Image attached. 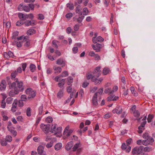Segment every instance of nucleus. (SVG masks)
<instances>
[{
  "label": "nucleus",
  "instance_id": "nucleus-1",
  "mask_svg": "<svg viewBox=\"0 0 155 155\" xmlns=\"http://www.w3.org/2000/svg\"><path fill=\"white\" fill-rule=\"evenodd\" d=\"M15 82H12L10 86L11 88L14 89V90H11L9 93V95L10 96L14 97L15 95L18 94L19 90L17 88Z\"/></svg>",
  "mask_w": 155,
  "mask_h": 155
},
{
  "label": "nucleus",
  "instance_id": "nucleus-2",
  "mask_svg": "<svg viewBox=\"0 0 155 155\" xmlns=\"http://www.w3.org/2000/svg\"><path fill=\"white\" fill-rule=\"evenodd\" d=\"M62 130V127H58L57 124H53L51 128V132L55 134L61 133Z\"/></svg>",
  "mask_w": 155,
  "mask_h": 155
},
{
  "label": "nucleus",
  "instance_id": "nucleus-3",
  "mask_svg": "<svg viewBox=\"0 0 155 155\" xmlns=\"http://www.w3.org/2000/svg\"><path fill=\"white\" fill-rule=\"evenodd\" d=\"M25 93L28 96V98L34 97L36 96V93L35 91L30 88H28L26 90Z\"/></svg>",
  "mask_w": 155,
  "mask_h": 155
},
{
  "label": "nucleus",
  "instance_id": "nucleus-4",
  "mask_svg": "<svg viewBox=\"0 0 155 155\" xmlns=\"http://www.w3.org/2000/svg\"><path fill=\"white\" fill-rule=\"evenodd\" d=\"M14 81L15 82H15L16 86L17 84V87L19 90V92L23 91L24 90L23 82L21 81H19L17 78H15Z\"/></svg>",
  "mask_w": 155,
  "mask_h": 155
},
{
  "label": "nucleus",
  "instance_id": "nucleus-5",
  "mask_svg": "<svg viewBox=\"0 0 155 155\" xmlns=\"http://www.w3.org/2000/svg\"><path fill=\"white\" fill-rule=\"evenodd\" d=\"M40 127L43 131L45 134H47L50 131V125L49 124H42L41 125Z\"/></svg>",
  "mask_w": 155,
  "mask_h": 155
},
{
  "label": "nucleus",
  "instance_id": "nucleus-6",
  "mask_svg": "<svg viewBox=\"0 0 155 155\" xmlns=\"http://www.w3.org/2000/svg\"><path fill=\"white\" fill-rule=\"evenodd\" d=\"M147 119V116H145L142 119L143 121V122L141 123V125L138 127V132L140 134L142 133L143 130L144 129V127L145 125L147 123L146 120Z\"/></svg>",
  "mask_w": 155,
  "mask_h": 155
},
{
  "label": "nucleus",
  "instance_id": "nucleus-7",
  "mask_svg": "<svg viewBox=\"0 0 155 155\" xmlns=\"http://www.w3.org/2000/svg\"><path fill=\"white\" fill-rule=\"evenodd\" d=\"M147 139L143 140V145L147 146L148 145H151L152 143L154 142L153 139L151 137H148Z\"/></svg>",
  "mask_w": 155,
  "mask_h": 155
},
{
  "label": "nucleus",
  "instance_id": "nucleus-8",
  "mask_svg": "<svg viewBox=\"0 0 155 155\" xmlns=\"http://www.w3.org/2000/svg\"><path fill=\"white\" fill-rule=\"evenodd\" d=\"M121 147L122 150H125L127 153H129L131 150V147L130 146H127V145H126L125 143H122Z\"/></svg>",
  "mask_w": 155,
  "mask_h": 155
},
{
  "label": "nucleus",
  "instance_id": "nucleus-9",
  "mask_svg": "<svg viewBox=\"0 0 155 155\" xmlns=\"http://www.w3.org/2000/svg\"><path fill=\"white\" fill-rule=\"evenodd\" d=\"M6 86L7 84L5 81L2 80L0 84V91H5L6 88Z\"/></svg>",
  "mask_w": 155,
  "mask_h": 155
},
{
  "label": "nucleus",
  "instance_id": "nucleus-10",
  "mask_svg": "<svg viewBox=\"0 0 155 155\" xmlns=\"http://www.w3.org/2000/svg\"><path fill=\"white\" fill-rule=\"evenodd\" d=\"M3 55L5 58L8 59L10 58H12L13 56V53L10 51L8 52H5L3 53Z\"/></svg>",
  "mask_w": 155,
  "mask_h": 155
},
{
  "label": "nucleus",
  "instance_id": "nucleus-11",
  "mask_svg": "<svg viewBox=\"0 0 155 155\" xmlns=\"http://www.w3.org/2000/svg\"><path fill=\"white\" fill-rule=\"evenodd\" d=\"M122 111V107L120 106H117L115 108L112 110V112L113 113H116L118 114H120Z\"/></svg>",
  "mask_w": 155,
  "mask_h": 155
},
{
  "label": "nucleus",
  "instance_id": "nucleus-12",
  "mask_svg": "<svg viewBox=\"0 0 155 155\" xmlns=\"http://www.w3.org/2000/svg\"><path fill=\"white\" fill-rule=\"evenodd\" d=\"M92 47L93 49L95 50L96 52H98L100 51L101 45L99 44H97L96 45H92Z\"/></svg>",
  "mask_w": 155,
  "mask_h": 155
},
{
  "label": "nucleus",
  "instance_id": "nucleus-13",
  "mask_svg": "<svg viewBox=\"0 0 155 155\" xmlns=\"http://www.w3.org/2000/svg\"><path fill=\"white\" fill-rule=\"evenodd\" d=\"M18 104V100L15 99L14 100V102L12 104L11 110L13 112H15L17 109V104Z\"/></svg>",
  "mask_w": 155,
  "mask_h": 155
},
{
  "label": "nucleus",
  "instance_id": "nucleus-14",
  "mask_svg": "<svg viewBox=\"0 0 155 155\" xmlns=\"http://www.w3.org/2000/svg\"><path fill=\"white\" fill-rule=\"evenodd\" d=\"M56 63L58 65H61L62 67L64 66L65 64V61L62 58H60L58 59Z\"/></svg>",
  "mask_w": 155,
  "mask_h": 155
},
{
  "label": "nucleus",
  "instance_id": "nucleus-15",
  "mask_svg": "<svg viewBox=\"0 0 155 155\" xmlns=\"http://www.w3.org/2000/svg\"><path fill=\"white\" fill-rule=\"evenodd\" d=\"M97 96V93H95L92 99L93 104L95 106L97 105L98 104Z\"/></svg>",
  "mask_w": 155,
  "mask_h": 155
},
{
  "label": "nucleus",
  "instance_id": "nucleus-16",
  "mask_svg": "<svg viewBox=\"0 0 155 155\" xmlns=\"http://www.w3.org/2000/svg\"><path fill=\"white\" fill-rule=\"evenodd\" d=\"M100 69V67H97L94 70L93 74H96L95 75L96 76L98 77L101 74Z\"/></svg>",
  "mask_w": 155,
  "mask_h": 155
},
{
  "label": "nucleus",
  "instance_id": "nucleus-17",
  "mask_svg": "<svg viewBox=\"0 0 155 155\" xmlns=\"http://www.w3.org/2000/svg\"><path fill=\"white\" fill-rule=\"evenodd\" d=\"M53 69L54 71V73L55 74L59 73L62 71V68L61 67L56 65L54 66L53 67Z\"/></svg>",
  "mask_w": 155,
  "mask_h": 155
},
{
  "label": "nucleus",
  "instance_id": "nucleus-18",
  "mask_svg": "<svg viewBox=\"0 0 155 155\" xmlns=\"http://www.w3.org/2000/svg\"><path fill=\"white\" fill-rule=\"evenodd\" d=\"M103 80L102 78H94L92 79V81L94 82L95 84H100Z\"/></svg>",
  "mask_w": 155,
  "mask_h": 155
},
{
  "label": "nucleus",
  "instance_id": "nucleus-19",
  "mask_svg": "<svg viewBox=\"0 0 155 155\" xmlns=\"http://www.w3.org/2000/svg\"><path fill=\"white\" fill-rule=\"evenodd\" d=\"M24 41L25 42L24 45L25 47H29L30 45V42L28 39V37L26 36L24 38Z\"/></svg>",
  "mask_w": 155,
  "mask_h": 155
},
{
  "label": "nucleus",
  "instance_id": "nucleus-20",
  "mask_svg": "<svg viewBox=\"0 0 155 155\" xmlns=\"http://www.w3.org/2000/svg\"><path fill=\"white\" fill-rule=\"evenodd\" d=\"M8 130L13 135L14 137L16 136L17 135V132L16 130H15L13 128L8 127Z\"/></svg>",
  "mask_w": 155,
  "mask_h": 155
},
{
  "label": "nucleus",
  "instance_id": "nucleus-21",
  "mask_svg": "<svg viewBox=\"0 0 155 155\" xmlns=\"http://www.w3.org/2000/svg\"><path fill=\"white\" fill-rule=\"evenodd\" d=\"M73 143L72 142L70 141L68 143L65 147V149L67 150H70L73 145Z\"/></svg>",
  "mask_w": 155,
  "mask_h": 155
},
{
  "label": "nucleus",
  "instance_id": "nucleus-22",
  "mask_svg": "<svg viewBox=\"0 0 155 155\" xmlns=\"http://www.w3.org/2000/svg\"><path fill=\"white\" fill-rule=\"evenodd\" d=\"M82 8L80 5H78L76 8V12L77 13L81 15H82V12L81 11Z\"/></svg>",
  "mask_w": 155,
  "mask_h": 155
},
{
  "label": "nucleus",
  "instance_id": "nucleus-23",
  "mask_svg": "<svg viewBox=\"0 0 155 155\" xmlns=\"http://www.w3.org/2000/svg\"><path fill=\"white\" fill-rule=\"evenodd\" d=\"M44 147L41 145L39 146L38 148L37 151L38 154H41L45 152L44 151Z\"/></svg>",
  "mask_w": 155,
  "mask_h": 155
},
{
  "label": "nucleus",
  "instance_id": "nucleus-24",
  "mask_svg": "<svg viewBox=\"0 0 155 155\" xmlns=\"http://www.w3.org/2000/svg\"><path fill=\"white\" fill-rule=\"evenodd\" d=\"M65 80L64 79H63L60 81L58 83V85L60 88H62L64 87V86L65 83Z\"/></svg>",
  "mask_w": 155,
  "mask_h": 155
},
{
  "label": "nucleus",
  "instance_id": "nucleus-25",
  "mask_svg": "<svg viewBox=\"0 0 155 155\" xmlns=\"http://www.w3.org/2000/svg\"><path fill=\"white\" fill-rule=\"evenodd\" d=\"M62 147V143H59L56 144L54 147L55 150H58L61 149Z\"/></svg>",
  "mask_w": 155,
  "mask_h": 155
},
{
  "label": "nucleus",
  "instance_id": "nucleus-26",
  "mask_svg": "<svg viewBox=\"0 0 155 155\" xmlns=\"http://www.w3.org/2000/svg\"><path fill=\"white\" fill-rule=\"evenodd\" d=\"M143 150L145 152H149L153 150L152 147L150 146H147L143 148Z\"/></svg>",
  "mask_w": 155,
  "mask_h": 155
},
{
  "label": "nucleus",
  "instance_id": "nucleus-27",
  "mask_svg": "<svg viewBox=\"0 0 155 155\" xmlns=\"http://www.w3.org/2000/svg\"><path fill=\"white\" fill-rule=\"evenodd\" d=\"M2 116L4 120H6L8 119V117L7 116V112L6 111H2L1 112Z\"/></svg>",
  "mask_w": 155,
  "mask_h": 155
},
{
  "label": "nucleus",
  "instance_id": "nucleus-28",
  "mask_svg": "<svg viewBox=\"0 0 155 155\" xmlns=\"http://www.w3.org/2000/svg\"><path fill=\"white\" fill-rule=\"evenodd\" d=\"M25 14H24L22 13H19L18 14L19 18L21 20H25Z\"/></svg>",
  "mask_w": 155,
  "mask_h": 155
},
{
  "label": "nucleus",
  "instance_id": "nucleus-29",
  "mask_svg": "<svg viewBox=\"0 0 155 155\" xmlns=\"http://www.w3.org/2000/svg\"><path fill=\"white\" fill-rule=\"evenodd\" d=\"M35 33V31L33 29H30L27 31L28 35H31Z\"/></svg>",
  "mask_w": 155,
  "mask_h": 155
},
{
  "label": "nucleus",
  "instance_id": "nucleus-30",
  "mask_svg": "<svg viewBox=\"0 0 155 155\" xmlns=\"http://www.w3.org/2000/svg\"><path fill=\"white\" fill-rule=\"evenodd\" d=\"M64 89H60L58 93V97L59 98L61 97L63 95Z\"/></svg>",
  "mask_w": 155,
  "mask_h": 155
},
{
  "label": "nucleus",
  "instance_id": "nucleus-31",
  "mask_svg": "<svg viewBox=\"0 0 155 155\" xmlns=\"http://www.w3.org/2000/svg\"><path fill=\"white\" fill-rule=\"evenodd\" d=\"M137 148V154H140L142 153V151L143 150V146H140L138 147H136Z\"/></svg>",
  "mask_w": 155,
  "mask_h": 155
},
{
  "label": "nucleus",
  "instance_id": "nucleus-32",
  "mask_svg": "<svg viewBox=\"0 0 155 155\" xmlns=\"http://www.w3.org/2000/svg\"><path fill=\"white\" fill-rule=\"evenodd\" d=\"M110 71V69L109 68H105L103 70V74L104 75H106Z\"/></svg>",
  "mask_w": 155,
  "mask_h": 155
},
{
  "label": "nucleus",
  "instance_id": "nucleus-33",
  "mask_svg": "<svg viewBox=\"0 0 155 155\" xmlns=\"http://www.w3.org/2000/svg\"><path fill=\"white\" fill-rule=\"evenodd\" d=\"M84 18V16L82 14L81 15H80L79 17L77 18V21L78 23H81Z\"/></svg>",
  "mask_w": 155,
  "mask_h": 155
},
{
  "label": "nucleus",
  "instance_id": "nucleus-34",
  "mask_svg": "<svg viewBox=\"0 0 155 155\" xmlns=\"http://www.w3.org/2000/svg\"><path fill=\"white\" fill-rule=\"evenodd\" d=\"M73 78L71 77H69L67 78V83L68 85L71 84L73 81Z\"/></svg>",
  "mask_w": 155,
  "mask_h": 155
},
{
  "label": "nucleus",
  "instance_id": "nucleus-35",
  "mask_svg": "<svg viewBox=\"0 0 155 155\" xmlns=\"http://www.w3.org/2000/svg\"><path fill=\"white\" fill-rule=\"evenodd\" d=\"M104 93L106 94H112L111 89L110 87H108L105 89Z\"/></svg>",
  "mask_w": 155,
  "mask_h": 155
},
{
  "label": "nucleus",
  "instance_id": "nucleus-36",
  "mask_svg": "<svg viewBox=\"0 0 155 155\" xmlns=\"http://www.w3.org/2000/svg\"><path fill=\"white\" fill-rule=\"evenodd\" d=\"M29 68L31 71L32 72H34L35 71L36 68V67L35 65L33 64H30Z\"/></svg>",
  "mask_w": 155,
  "mask_h": 155
},
{
  "label": "nucleus",
  "instance_id": "nucleus-37",
  "mask_svg": "<svg viewBox=\"0 0 155 155\" xmlns=\"http://www.w3.org/2000/svg\"><path fill=\"white\" fill-rule=\"evenodd\" d=\"M34 18V16L32 13H30L29 14L25 15V20L27 18L33 19Z\"/></svg>",
  "mask_w": 155,
  "mask_h": 155
},
{
  "label": "nucleus",
  "instance_id": "nucleus-38",
  "mask_svg": "<svg viewBox=\"0 0 155 155\" xmlns=\"http://www.w3.org/2000/svg\"><path fill=\"white\" fill-rule=\"evenodd\" d=\"M17 74V72H16V71L12 73L11 75L12 79H15Z\"/></svg>",
  "mask_w": 155,
  "mask_h": 155
},
{
  "label": "nucleus",
  "instance_id": "nucleus-39",
  "mask_svg": "<svg viewBox=\"0 0 155 155\" xmlns=\"http://www.w3.org/2000/svg\"><path fill=\"white\" fill-rule=\"evenodd\" d=\"M68 75V72L66 71H64L60 75V76L62 77H66Z\"/></svg>",
  "mask_w": 155,
  "mask_h": 155
},
{
  "label": "nucleus",
  "instance_id": "nucleus-40",
  "mask_svg": "<svg viewBox=\"0 0 155 155\" xmlns=\"http://www.w3.org/2000/svg\"><path fill=\"white\" fill-rule=\"evenodd\" d=\"M5 140L7 142H10L12 140V137L10 135H7L5 137Z\"/></svg>",
  "mask_w": 155,
  "mask_h": 155
},
{
  "label": "nucleus",
  "instance_id": "nucleus-41",
  "mask_svg": "<svg viewBox=\"0 0 155 155\" xmlns=\"http://www.w3.org/2000/svg\"><path fill=\"white\" fill-rule=\"evenodd\" d=\"M18 32L17 31H15L13 32L12 33V38L15 39L16 37L18 36Z\"/></svg>",
  "mask_w": 155,
  "mask_h": 155
},
{
  "label": "nucleus",
  "instance_id": "nucleus-42",
  "mask_svg": "<svg viewBox=\"0 0 155 155\" xmlns=\"http://www.w3.org/2000/svg\"><path fill=\"white\" fill-rule=\"evenodd\" d=\"M153 117V115L149 114L147 118V122L148 123H150L151 122L152 119Z\"/></svg>",
  "mask_w": 155,
  "mask_h": 155
},
{
  "label": "nucleus",
  "instance_id": "nucleus-43",
  "mask_svg": "<svg viewBox=\"0 0 155 155\" xmlns=\"http://www.w3.org/2000/svg\"><path fill=\"white\" fill-rule=\"evenodd\" d=\"M79 145V143H77L75 144L72 148L73 151H74L76 150L78 148Z\"/></svg>",
  "mask_w": 155,
  "mask_h": 155
},
{
  "label": "nucleus",
  "instance_id": "nucleus-44",
  "mask_svg": "<svg viewBox=\"0 0 155 155\" xmlns=\"http://www.w3.org/2000/svg\"><path fill=\"white\" fill-rule=\"evenodd\" d=\"M67 6L70 10H73L74 8V4L72 3H68L67 4Z\"/></svg>",
  "mask_w": 155,
  "mask_h": 155
},
{
  "label": "nucleus",
  "instance_id": "nucleus-45",
  "mask_svg": "<svg viewBox=\"0 0 155 155\" xmlns=\"http://www.w3.org/2000/svg\"><path fill=\"white\" fill-rule=\"evenodd\" d=\"M53 145V141H51L50 142L48 143L46 145V147L47 148H50Z\"/></svg>",
  "mask_w": 155,
  "mask_h": 155
},
{
  "label": "nucleus",
  "instance_id": "nucleus-46",
  "mask_svg": "<svg viewBox=\"0 0 155 155\" xmlns=\"http://www.w3.org/2000/svg\"><path fill=\"white\" fill-rule=\"evenodd\" d=\"M83 15L84 16V15H87L88 14V10L87 8L85 7L83 8Z\"/></svg>",
  "mask_w": 155,
  "mask_h": 155
},
{
  "label": "nucleus",
  "instance_id": "nucleus-47",
  "mask_svg": "<svg viewBox=\"0 0 155 155\" xmlns=\"http://www.w3.org/2000/svg\"><path fill=\"white\" fill-rule=\"evenodd\" d=\"M31 109L30 107H28L26 110V114L28 117H30L31 116Z\"/></svg>",
  "mask_w": 155,
  "mask_h": 155
},
{
  "label": "nucleus",
  "instance_id": "nucleus-48",
  "mask_svg": "<svg viewBox=\"0 0 155 155\" xmlns=\"http://www.w3.org/2000/svg\"><path fill=\"white\" fill-rule=\"evenodd\" d=\"M130 91L133 94H134V96H136L137 95V94L135 93V89L133 87H131L130 88Z\"/></svg>",
  "mask_w": 155,
  "mask_h": 155
},
{
  "label": "nucleus",
  "instance_id": "nucleus-49",
  "mask_svg": "<svg viewBox=\"0 0 155 155\" xmlns=\"http://www.w3.org/2000/svg\"><path fill=\"white\" fill-rule=\"evenodd\" d=\"M23 10L27 12H29L30 10V8L28 6H24L23 7Z\"/></svg>",
  "mask_w": 155,
  "mask_h": 155
},
{
  "label": "nucleus",
  "instance_id": "nucleus-50",
  "mask_svg": "<svg viewBox=\"0 0 155 155\" xmlns=\"http://www.w3.org/2000/svg\"><path fill=\"white\" fill-rule=\"evenodd\" d=\"M13 98L11 97H8L6 99V103L8 104H11L12 103Z\"/></svg>",
  "mask_w": 155,
  "mask_h": 155
},
{
  "label": "nucleus",
  "instance_id": "nucleus-51",
  "mask_svg": "<svg viewBox=\"0 0 155 155\" xmlns=\"http://www.w3.org/2000/svg\"><path fill=\"white\" fill-rule=\"evenodd\" d=\"M72 132V130H69V131H66L65 134H64V132L63 134L65 135L67 137H68L70 135Z\"/></svg>",
  "mask_w": 155,
  "mask_h": 155
},
{
  "label": "nucleus",
  "instance_id": "nucleus-52",
  "mask_svg": "<svg viewBox=\"0 0 155 155\" xmlns=\"http://www.w3.org/2000/svg\"><path fill=\"white\" fill-rule=\"evenodd\" d=\"M1 144L2 146H5L7 145V143L6 140H1Z\"/></svg>",
  "mask_w": 155,
  "mask_h": 155
},
{
  "label": "nucleus",
  "instance_id": "nucleus-53",
  "mask_svg": "<svg viewBox=\"0 0 155 155\" xmlns=\"http://www.w3.org/2000/svg\"><path fill=\"white\" fill-rule=\"evenodd\" d=\"M46 121L48 123H51L53 121V119L51 117H48L46 119Z\"/></svg>",
  "mask_w": 155,
  "mask_h": 155
},
{
  "label": "nucleus",
  "instance_id": "nucleus-54",
  "mask_svg": "<svg viewBox=\"0 0 155 155\" xmlns=\"http://www.w3.org/2000/svg\"><path fill=\"white\" fill-rule=\"evenodd\" d=\"M134 116L135 117H138L140 115V113L139 112L138 110H135L134 112Z\"/></svg>",
  "mask_w": 155,
  "mask_h": 155
},
{
  "label": "nucleus",
  "instance_id": "nucleus-55",
  "mask_svg": "<svg viewBox=\"0 0 155 155\" xmlns=\"http://www.w3.org/2000/svg\"><path fill=\"white\" fill-rule=\"evenodd\" d=\"M21 99L20 100L23 101H26L27 100V97L25 95H22L21 97Z\"/></svg>",
  "mask_w": 155,
  "mask_h": 155
},
{
  "label": "nucleus",
  "instance_id": "nucleus-56",
  "mask_svg": "<svg viewBox=\"0 0 155 155\" xmlns=\"http://www.w3.org/2000/svg\"><path fill=\"white\" fill-rule=\"evenodd\" d=\"M87 79H90L91 78L92 80V78H94L92 74L89 73H88L87 74Z\"/></svg>",
  "mask_w": 155,
  "mask_h": 155
},
{
  "label": "nucleus",
  "instance_id": "nucleus-57",
  "mask_svg": "<svg viewBox=\"0 0 155 155\" xmlns=\"http://www.w3.org/2000/svg\"><path fill=\"white\" fill-rule=\"evenodd\" d=\"M44 15L42 14H39L38 15V19L40 20H42L44 18Z\"/></svg>",
  "mask_w": 155,
  "mask_h": 155
},
{
  "label": "nucleus",
  "instance_id": "nucleus-58",
  "mask_svg": "<svg viewBox=\"0 0 155 155\" xmlns=\"http://www.w3.org/2000/svg\"><path fill=\"white\" fill-rule=\"evenodd\" d=\"M89 83L87 81H84L82 84V86L83 87L85 88L88 86Z\"/></svg>",
  "mask_w": 155,
  "mask_h": 155
},
{
  "label": "nucleus",
  "instance_id": "nucleus-59",
  "mask_svg": "<svg viewBox=\"0 0 155 155\" xmlns=\"http://www.w3.org/2000/svg\"><path fill=\"white\" fill-rule=\"evenodd\" d=\"M43 106L41 105L40 106L39 108H38V112H39V115H41L43 111Z\"/></svg>",
  "mask_w": 155,
  "mask_h": 155
},
{
  "label": "nucleus",
  "instance_id": "nucleus-60",
  "mask_svg": "<svg viewBox=\"0 0 155 155\" xmlns=\"http://www.w3.org/2000/svg\"><path fill=\"white\" fill-rule=\"evenodd\" d=\"M137 147H135L133 149V150H132V154H137Z\"/></svg>",
  "mask_w": 155,
  "mask_h": 155
},
{
  "label": "nucleus",
  "instance_id": "nucleus-61",
  "mask_svg": "<svg viewBox=\"0 0 155 155\" xmlns=\"http://www.w3.org/2000/svg\"><path fill=\"white\" fill-rule=\"evenodd\" d=\"M97 41H98L100 42H103L104 39L102 37L100 36H99L97 38Z\"/></svg>",
  "mask_w": 155,
  "mask_h": 155
},
{
  "label": "nucleus",
  "instance_id": "nucleus-62",
  "mask_svg": "<svg viewBox=\"0 0 155 155\" xmlns=\"http://www.w3.org/2000/svg\"><path fill=\"white\" fill-rule=\"evenodd\" d=\"M118 87L117 86H114L113 90H111L112 93L113 94L114 93L116 92L118 90Z\"/></svg>",
  "mask_w": 155,
  "mask_h": 155
},
{
  "label": "nucleus",
  "instance_id": "nucleus-63",
  "mask_svg": "<svg viewBox=\"0 0 155 155\" xmlns=\"http://www.w3.org/2000/svg\"><path fill=\"white\" fill-rule=\"evenodd\" d=\"M73 16V14L72 13H69L67 14L65 17L67 18H70Z\"/></svg>",
  "mask_w": 155,
  "mask_h": 155
},
{
  "label": "nucleus",
  "instance_id": "nucleus-64",
  "mask_svg": "<svg viewBox=\"0 0 155 155\" xmlns=\"http://www.w3.org/2000/svg\"><path fill=\"white\" fill-rule=\"evenodd\" d=\"M78 50V48L77 47H74L72 48V51L75 54L77 53Z\"/></svg>",
  "mask_w": 155,
  "mask_h": 155
}]
</instances>
